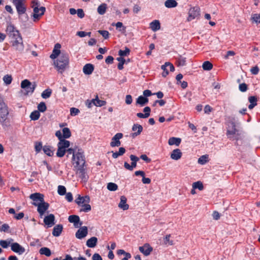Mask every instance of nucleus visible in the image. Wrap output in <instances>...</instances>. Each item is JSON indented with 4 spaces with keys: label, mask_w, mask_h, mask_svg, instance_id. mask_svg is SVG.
<instances>
[{
    "label": "nucleus",
    "mask_w": 260,
    "mask_h": 260,
    "mask_svg": "<svg viewBox=\"0 0 260 260\" xmlns=\"http://www.w3.org/2000/svg\"><path fill=\"white\" fill-rule=\"evenodd\" d=\"M6 31L10 38L17 37V36L20 35L19 31L11 24H9L7 26Z\"/></svg>",
    "instance_id": "obj_12"
},
{
    "label": "nucleus",
    "mask_w": 260,
    "mask_h": 260,
    "mask_svg": "<svg viewBox=\"0 0 260 260\" xmlns=\"http://www.w3.org/2000/svg\"><path fill=\"white\" fill-rule=\"evenodd\" d=\"M141 9V7L138 5H135L133 10L134 13L137 14L140 11Z\"/></svg>",
    "instance_id": "obj_63"
},
{
    "label": "nucleus",
    "mask_w": 260,
    "mask_h": 260,
    "mask_svg": "<svg viewBox=\"0 0 260 260\" xmlns=\"http://www.w3.org/2000/svg\"><path fill=\"white\" fill-rule=\"evenodd\" d=\"M61 48V45L57 43L55 45L54 48L53 50L52 53L50 55V57L54 59L57 58V56H59L61 52H60V49Z\"/></svg>",
    "instance_id": "obj_21"
},
{
    "label": "nucleus",
    "mask_w": 260,
    "mask_h": 260,
    "mask_svg": "<svg viewBox=\"0 0 260 260\" xmlns=\"http://www.w3.org/2000/svg\"><path fill=\"white\" fill-rule=\"evenodd\" d=\"M52 93V90L50 88L45 89L43 91L41 94L42 97L44 99H47L51 96Z\"/></svg>",
    "instance_id": "obj_40"
},
{
    "label": "nucleus",
    "mask_w": 260,
    "mask_h": 260,
    "mask_svg": "<svg viewBox=\"0 0 260 260\" xmlns=\"http://www.w3.org/2000/svg\"><path fill=\"white\" fill-rule=\"evenodd\" d=\"M259 68L257 66H255L254 67H252L251 70H250V72L253 75H257L258 72H259Z\"/></svg>",
    "instance_id": "obj_60"
},
{
    "label": "nucleus",
    "mask_w": 260,
    "mask_h": 260,
    "mask_svg": "<svg viewBox=\"0 0 260 260\" xmlns=\"http://www.w3.org/2000/svg\"><path fill=\"white\" fill-rule=\"evenodd\" d=\"M63 229V226L61 224H57L55 225L52 231V235L55 237H58L61 234Z\"/></svg>",
    "instance_id": "obj_27"
},
{
    "label": "nucleus",
    "mask_w": 260,
    "mask_h": 260,
    "mask_svg": "<svg viewBox=\"0 0 260 260\" xmlns=\"http://www.w3.org/2000/svg\"><path fill=\"white\" fill-rule=\"evenodd\" d=\"M94 70V66L90 63L86 64L83 68V72L85 75H90Z\"/></svg>",
    "instance_id": "obj_26"
},
{
    "label": "nucleus",
    "mask_w": 260,
    "mask_h": 260,
    "mask_svg": "<svg viewBox=\"0 0 260 260\" xmlns=\"http://www.w3.org/2000/svg\"><path fill=\"white\" fill-rule=\"evenodd\" d=\"M251 20L252 22H255L257 24L260 23V14H253L251 15Z\"/></svg>",
    "instance_id": "obj_44"
},
{
    "label": "nucleus",
    "mask_w": 260,
    "mask_h": 260,
    "mask_svg": "<svg viewBox=\"0 0 260 260\" xmlns=\"http://www.w3.org/2000/svg\"><path fill=\"white\" fill-rule=\"evenodd\" d=\"M38 111L39 112H45L47 109V107H46L45 103L44 102L40 103L38 106Z\"/></svg>",
    "instance_id": "obj_52"
},
{
    "label": "nucleus",
    "mask_w": 260,
    "mask_h": 260,
    "mask_svg": "<svg viewBox=\"0 0 260 260\" xmlns=\"http://www.w3.org/2000/svg\"><path fill=\"white\" fill-rule=\"evenodd\" d=\"M3 81L6 85H9L12 81V77L11 75H6L3 77Z\"/></svg>",
    "instance_id": "obj_51"
},
{
    "label": "nucleus",
    "mask_w": 260,
    "mask_h": 260,
    "mask_svg": "<svg viewBox=\"0 0 260 260\" xmlns=\"http://www.w3.org/2000/svg\"><path fill=\"white\" fill-rule=\"evenodd\" d=\"M75 201L79 206H81L86 203H89L90 198L87 196L81 197L80 195H78V197L75 199Z\"/></svg>",
    "instance_id": "obj_20"
},
{
    "label": "nucleus",
    "mask_w": 260,
    "mask_h": 260,
    "mask_svg": "<svg viewBox=\"0 0 260 260\" xmlns=\"http://www.w3.org/2000/svg\"><path fill=\"white\" fill-rule=\"evenodd\" d=\"M133 102L132 96L131 95H126L125 97V103L130 105Z\"/></svg>",
    "instance_id": "obj_62"
},
{
    "label": "nucleus",
    "mask_w": 260,
    "mask_h": 260,
    "mask_svg": "<svg viewBox=\"0 0 260 260\" xmlns=\"http://www.w3.org/2000/svg\"><path fill=\"white\" fill-rule=\"evenodd\" d=\"M143 127L142 125L138 124H135L133 126L132 131L135 132L131 134V136L134 138L137 136L139 135L142 132Z\"/></svg>",
    "instance_id": "obj_18"
},
{
    "label": "nucleus",
    "mask_w": 260,
    "mask_h": 260,
    "mask_svg": "<svg viewBox=\"0 0 260 260\" xmlns=\"http://www.w3.org/2000/svg\"><path fill=\"white\" fill-rule=\"evenodd\" d=\"M92 102L93 105L96 107H102L106 104V102L99 100L98 95L96 96L94 99H92Z\"/></svg>",
    "instance_id": "obj_36"
},
{
    "label": "nucleus",
    "mask_w": 260,
    "mask_h": 260,
    "mask_svg": "<svg viewBox=\"0 0 260 260\" xmlns=\"http://www.w3.org/2000/svg\"><path fill=\"white\" fill-rule=\"evenodd\" d=\"M248 101L250 103L248 106V108L252 109L257 105V99L255 96H250L248 98Z\"/></svg>",
    "instance_id": "obj_33"
},
{
    "label": "nucleus",
    "mask_w": 260,
    "mask_h": 260,
    "mask_svg": "<svg viewBox=\"0 0 260 260\" xmlns=\"http://www.w3.org/2000/svg\"><path fill=\"white\" fill-rule=\"evenodd\" d=\"M178 64L179 66H183L186 63V58L180 56L177 59Z\"/></svg>",
    "instance_id": "obj_54"
},
{
    "label": "nucleus",
    "mask_w": 260,
    "mask_h": 260,
    "mask_svg": "<svg viewBox=\"0 0 260 260\" xmlns=\"http://www.w3.org/2000/svg\"><path fill=\"white\" fill-rule=\"evenodd\" d=\"M98 243V239L95 237H92L86 241V245L89 248L95 247Z\"/></svg>",
    "instance_id": "obj_28"
},
{
    "label": "nucleus",
    "mask_w": 260,
    "mask_h": 260,
    "mask_svg": "<svg viewBox=\"0 0 260 260\" xmlns=\"http://www.w3.org/2000/svg\"><path fill=\"white\" fill-rule=\"evenodd\" d=\"M182 154V153L179 149H176L172 151L170 156L172 159L177 160L181 157Z\"/></svg>",
    "instance_id": "obj_23"
},
{
    "label": "nucleus",
    "mask_w": 260,
    "mask_h": 260,
    "mask_svg": "<svg viewBox=\"0 0 260 260\" xmlns=\"http://www.w3.org/2000/svg\"><path fill=\"white\" fill-rule=\"evenodd\" d=\"M66 151L60 147H58L56 152V156L59 157H63L66 153Z\"/></svg>",
    "instance_id": "obj_55"
},
{
    "label": "nucleus",
    "mask_w": 260,
    "mask_h": 260,
    "mask_svg": "<svg viewBox=\"0 0 260 260\" xmlns=\"http://www.w3.org/2000/svg\"><path fill=\"white\" fill-rule=\"evenodd\" d=\"M76 169V174L83 181H86L88 179L87 175L85 172L84 166L75 167Z\"/></svg>",
    "instance_id": "obj_14"
},
{
    "label": "nucleus",
    "mask_w": 260,
    "mask_h": 260,
    "mask_svg": "<svg viewBox=\"0 0 260 260\" xmlns=\"http://www.w3.org/2000/svg\"><path fill=\"white\" fill-rule=\"evenodd\" d=\"M170 235H167L166 236L165 238H164V243L165 244H169L170 245H173V241L170 240Z\"/></svg>",
    "instance_id": "obj_56"
},
{
    "label": "nucleus",
    "mask_w": 260,
    "mask_h": 260,
    "mask_svg": "<svg viewBox=\"0 0 260 260\" xmlns=\"http://www.w3.org/2000/svg\"><path fill=\"white\" fill-rule=\"evenodd\" d=\"M200 15V9L198 7L191 8L188 11L187 21H190L196 18H198Z\"/></svg>",
    "instance_id": "obj_7"
},
{
    "label": "nucleus",
    "mask_w": 260,
    "mask_h": 260,
    "mask_svg": "<svg viewBox=\"0 0 260 260\" xmlns=\"http://www.w3.org/2000/svg\"><path fill=\"white\" fill-rule=\"evenodd\" d=\"M161 69L163 70L162 76L165 77L169 74V70H170L171 72H173L175 70V68L172 63L167 62L161 66Z\"/></svg>",
    "instance_id": "obj_13"
},
{
    "label": "nucleus",
    "mask_w": 260,
    "mask_h": 260,
    "mask_svg": "<svg viewBox=\"0 0 260 260\" xmlns=\"http://www.w3.org/2000/svg\"><path fill=\"white\" fill-rule=\"evenodd\" d=\"M117 60L119 62L117 66L118 69L120 70H122L123 69V64L125 61V59L119 57L117 58Z\"/></svg>",
    "instance_id": "obj_48"
},
{
    "label": "nucleus",
    "mask_w": 260,
    "mask_h": 260,
    "mask_svg": "<svg viewBox=\"0 0 260 260\" xmlns=\"http://www.w3.org/2000/svg\"><path fill=\"white\" fill-rule=\"evenodd\" d=\"M208 161V155H204L201 156L198 160L199 164L204 165Z\"/></svg>",
    "instance_id": "obj_45"
},
{
    "label": "nucleus",
    "mask_w": 260,
    "mask_h": 260,
    "mask_svg": "<svg viewBox=\"0 0 260 260\" xmlns=\"http://www.w3.org/2000/svg\"><path fill=\"white\" fill-rule=\"evenodd\" d=\"M11 249L13 252L19 255L22 254L25 251V248L17 242L13 243L11 245Z\"/></svg>",
    "instance_id": "obj_11"
},
{
    "label": "nucleus",
    "mask_w": 260,
    "mask_h": 260,
    "mask_svg": "<svg viewBox=\"0 0 260 260\" xmlns=\"http://www.w3.org/2000/svg\"><path fill=\"white\" fill-rule=\"evenodd\" d=\"M14 240L12 238H8L6 240H0V246L3 248H7L9 246L11 247Z\"/></svg>",
    "instance_id": "obj_25"
},
{
    "label": "nucleus",
    "mask_w": 260,
    "mask_h": 260,
    "mask_svg": "<svg viewBox=\"0 0 260 260\" xmlns=\"http://www.w3.org/2000/svg\"><path fill=\"white\" fill-rule=\"evenodd\" d=\"M181 140L179 138L172 137L169 139L168 144L170 145L179 146L181 143Z\"/></svg>",
    "instance_id": "obj_34"
},
{
    "label": "nucleus",
    "mask_w": 260,
    "mask_h": 260,
    "mask_svg": "<svg viewBox=\"0 0 260 260\" xmlns=\"http://www.w3.org/2000/svg\"><path fill=\"white\" fill-rule=\"evenodd\" d=\"M127 199L125 196H121L120 197V201L118 204V207L123 209V210H127L129 208V205L126 204Z\"/></svg>",
    "instance_id": "obj_24"
},
{
    "label": "nucleus",
    "mask_w": 260,
    "mask_h": 260,
    "mask_svg": "<svg viewBox=\"0 0 260 260\" xmlns=\"http://www.w3.org/2000/svg\"><path fill=\"white\" fill-rule=\"evenodd\" d=\"M239 90L242 92H245L247 90V85L245 83H242L239 85Z\"/></svg>",
    "instance_id": "obj_61"
},
{
    "label": "nucleus",
    "mask_w": 260,
    "mask_h": 260,
    "mask_svg": "<svg viewBox=\"0 0 260 260\" xmlns=\"http://www.w3.org/2000/svg\"><path fill=\"white\" fill-rule=\"evenodd\" d=\"M107 8V4L103 3L100 5L97 9L98 12L100 15H103L106 13Z\"/></svg>",
    "instance_id": "obj_38"
},
{
    "label": "nucleus",
    "mask_w": 260,
    "mask_h": 260,
    "mask_svg": "<svg viewBox=\"0 0 260 260\" xmlns=\"http://www.w3.org/2000/svg\"><path fill=\"white\" fill-rule=\"evenodd\" d=\"M33 205L37 207V211L39 213L40 217L41 218H42L45 212L49 207V204L45 201L42 203H36V204H33Z\"/></svg>",
    "instance_id": "obj_6"
},
{
    "label": "nucleus",
    "mask_w": 260,
    "mask_h": 260,
    "mask_svg": "<svg viewBox=\"0 0 260 260\" xmlns=\"http://www.w3.org/2000/svg\"><path fill=\"white\" fill-rule=\"evenodd\" d=\"M43 147L41 142H36L35 143V150L36 152H40L43 149Z\"/></svg>",
    "instance_id": "obj_59"
},
{
    "label": "nucleus",
    "mask_w": 260,
    "mask_h": 260,
    "mask_svg": "<svg viewBox=\"0 0 260 260\" xmlns=\"http://www.w3.org/2000/svg\"><path fill=\"white\" fill-rule=\"evenodd\" d=\"M62 135L64 139L69 138L71 136L70 130L68 127H64L62 129Z\"/></svg>",
    "instance_id": "obj_41"
},
{
    "label": "nucleus",
    "mask_w": 260,
    "mask_h": 260,
    "mask_svg": "<svg viewBox=\"0 0 260 260\" xmlns=\"http://www.w3.org/2000/svg\"><path fill=\"white\" fill-rule=\"evenodd\" d=\"M57 192L60 196H63L66 193V188L64 186L59 185L57 188Z\"/></svg>",
    "instance_id": "obj_53"
},
{
    "label": "nucleus",
    "mask_w": 260,
    "mask_h": 260,
    "mask_svg": "<svg viewBox=\"0 0 260 260\" xmlns=\"http://www.w3.org/2000/svg\"><path fill=\"white\" fill-rule=\"evenodd\" d=\"M148 103V99L144 96L140 95L136 101V104L140 105L141 107L144 106Z\"/></svg>",
    "instance_id": "obj_32"
},
{
    "label": "nucleus",
    "mask_w": 260,
    "mask_h": 260,
    "mask_svg": "<svg viewBox=\"0 0 260 260\" xmlns=\"http://www.w3.org/2000/svg\"><path fill=\"white\" fill-rule=\"evenodd\" d=\"M192 188H193V189H199L200 190H202L204 188V186L201 181H197L192 184Z\"/></svg>",
    "instance_id": "obj_47"
},
{
    "label": "nucleus",
    "mask_w": 260,
    "mask_h": 260,
    "mask_svg": "<svg viewBox=\"0 0 260 260\" xmlns=\"http://www.w3.org/2000/svg\"><path fill=\"white\" fill-rule=\"evenodd\" d=\"M45 10V8L44 7H41L39 8L37 6H35L33 14L34 20L36 21L39 20L40 17L44 14Z\"/></svg>",
    "instance_id": "obj_9"
},
{
    "label": "nucleus",
    "mask_w": 260,
    "mask_h": 260,
    "mask_svg": "<svg viewBox=\"0 0 260 260\" xmlns=\"http://www.w3.org/2000/svg\"><path fill=\"white\" fill-rule=\"evenodd\" d=\"M44 195L40 193H34L30 195L29 198L34 201L33 204H36V203H42L44 201Z\"/></svg>",
    "instance_id": "obj_15"
},
{
    "label": "nucleus",
    "mask_w": 260,
    "mask_h": 260,
    "mask_svg": "<svg viewBox=\"0 0 260 260\" xmlns=\"http://www.w3.org/2000/svg\"><path fill=\"white\" fill-rule=\"evenodd\" d=\"M178 3L175 0H167L165 2V6L167 8H173L177 7Z\"/></svg>",
    "instance_id": "obj_35"
},
{
    "label": "nucleus",
    "mask_w": 260,
    "mask_h": 260,
    "mask_svg": "<svg viewBox=\"0 0 260 260\" xmlns=\"http://www.w3.org/2000/svg\"><path fill=\"white\" fill-rule=\"evenodd\" d=\"M139 249L140 252L146 256L149 255L153 250L149 244H145L143 246L139 247Z\"/></svg>",
    "instance_id": "obj_19"
},
{
    "label": "nucleus",
    "mask_w": 260,
    "mask_h": 260,
    "mask_svg": "<svg viewBox=\"0 0 260 260\" xmlns=\"http://www.w3.org/2000/svg\"><path fill=\"white\" fill-rule=\"evenodd\" d=\"M129 157L132 161L131 165H130L127 162H125L124 164V167L128 170L133 171L134 169L136 167L137 162L139 160L140 158L133 154H131Z\"/></svg>",
    "instance_id": "obj_8"
},
{
    "label": "nucleus",
    "mask_w": 260,
    "mask_h": 260,
    "mask_svg": "<svg viewBox=\"0 0 260 260\" xmlns=\"http://www.w3.org/2000/svg\"><path fill=\"white\" fill-rule=\"evenodd\" d=\"M12 3L15 6L19 16L25 13L26 11V0H12Z\"/></svg>",
    "instance_id": "obj_5"
},
{
    "label": "nucleus",
    "mask_w": 260,
    "mask_h": 260,
    "mask_svg": "<svg viewBox=\"0 0 260 260\" xmlns=\"http://www.w3.org/2000/svg\"><path fill=\"white\" fill-rule=\"evenodd\" d=\"M44 152L49 156H52L54 154L53 147L49 145H44L43 147Z\"/></svg>",
    "instance_id": "obj_29"
},
{
    "label": "nucleus",
    "mask_w": 260,
    "mask_h": 260,
    "mask_svg": "<svg viewBox=\"0 0 260 260\" xmlns=\"http://www.w3.org/2000/svg\"><path fill=\"white\" fill-rule=\"evenodd\" d=\"M36 86L35 82L31 83L27 79L23 80L21 83V87L25 90V94L33 93Z\"/></svg>",
    "instance_id": "obj_4"
},
{
    "label": "nucleus",
    "mask_w": 260,
    "mask_h": 260,
    "mask_svg": "<svg viewBox=\"0 0 260 260\" xmlns=\"http://www.w3.org/2000/svg\"><path fill=\"white\" fill-rule=\"evenodd\" d=\"M107 188L110 191H115L118 188V186L114 183H109L107 185Z\"/></svg>",
    "instance_id": "obj_50"
},
{
    "label": "nucleus",
    "mask_w": 260,
    "mask_h": 260,
    "mask_svg": "<svg viewBox=\"0 0 260 260\" xmlns=\"http://www.w3.org/2000/svg\"><path fill=\"white\" fill-rule=\"evenodd\" d=\"M123 137V134L122 133H117L111 140V142L110 143V146L112 147H118L120 146L121 142L120 141V139H121Z\"/></svg>",
    "instance_id": "obj_10"
},
{
    "label": "nucleus",
    "mask_w": 260,
    "mask_h": 260,
    "mask_svg": "<svg viewBox=\"0 0 260 260\" xmlns=\"http://www.w3.org/2000/svg\"><path fill=\"white\" fill-rule=\"evenodd\" d=\"M39 253L42 255H45L46 256H50L51 255V252L49 248L47 247H42L39 250Z\"/></svg>",
    "instance_id": "obj_39"
},
{
    "label": "nucleus",
    "mask_w": 260,
    "mask_h": 260,
    "mask_svg": "<svg viewBox=\"0 0 260 260\" xmlns=\"http://www.w3.org/2000/svg\"><path fill=\"white\" fill-rule=\"evenodd\" d=\"M10 39L13 49L19 52H22L24 50V45L20 34Z\"/></svg>",
    "instance_id": "obj_3"
},
{
    "label": "nucleus",
    "mask_w": 260,
    "mask_h": 260,
    "mask_svg": "<svg viewBox=\"0 0 260 260\" xmlns=\"http://www.w3.org/2000/svg\"><path fill=\"white\" fill-rule=\"evenodd\" d=\"M202 68L204 70L210 71L212 69L213 65L210 61H206L203 63Z\"/></svg>",
    "instance_id": "obj_42"
},
{
    "label": "nucleus",
    "mask_w": 260,
    "mask_h": 260,
    "mask_svg": "<svg viewBox=\"0 0 260 260\" xmlns=\"http://www.w3.org/2000/svg\"><path fill=\"white\" fill-rule=\"evenodd\" d=\"M69 63V54L62 52L58 58L54 61V65L58 72L62 73L68 67Z\"/></svg>",
    "instance_id": "obj_1"
},
{
    "label": "nucleus",
    "mask_w": 260,
    "mask_h": 260,
    "mask_svg": "<svg viewBox=\"0 0 260 260\" xmlns=\"http://www.w3.org/2000/svg\"><path fill=\"white\" fill-rule=\"evenodd\" d=\"M117 254L119 255L123 254L125 255V257L123 258L121 260H128L129 258L131 257V254L129 253L126 252L123 249H119L117 251Z\"/></svg>",
    "instance_id": "obj_37"
},
{
    "label": "nucleus",
    "mask_w": 260,
    "mask_h": 260,
    "mask_svg": "<svg viewBox=\"0 0 260 260\" xmlns=\"http://www.w3.org/2000/svg\"><path fill=\"white\" fill-rule=\"evenodd\" d=\"M99 33L101 34L105 39L109 38V33L107 30H101L98 31Z\"/></svg>",
    "instance_id": "obj_58"
},
{
    "label": "nucleus",
    "mask_w": 260,
    "mask_h": 260,
    "mask_svg": "<svg viewBox=\"0 0 260 260\" xmlns=\"http://www.w3.org/2000/svg\"><path fill=\"white\" fill-rule=\"evenodd\" d=\"M80 112V111L78 109L76 108H71L70 109V114L72 116H76L78 115Z\"/></svg>",
    "instance_id": "obj_57"
},
{
    "label": "nucleus",
    "mask_w": 260,
    "mask_h": 260,
    "mask_svg": "<svg viewBox=\"0 0 260 260\" xmlns=\"http://www.w3.org/2000/svg\"><path fill=\"white\" fill-rule=\"evenodd\" d=\"M72 160L75 167L84 166L85 161L83 151L82 149H78L77 151L75 150V152L74 153L73 155Z\"/></svg>",
    "instance_id": "obj_2"
},
{
    "label": "nucleus",
    "mask_w": 260,
    "mask_h": 260,
    "mask_svg": "<svg viewBox=\"0 0 260 260\" xmlns=\"http://www.w3.org/2000/svg\"><path fill=\"white\" fill-rule=\"evenodd\" d=\"M92 260H103L101 255L98 253H94L92 257Z\"/></svg>",
    "instance_id": "obj_64"
},
{
    "label": "nucleus",
    "mask_w": 260,
    "mask_h": 260,
    "mask_svg": "<svg viewBox=\"0 0 260 260\" xmlns=\"http://www.w3.org/2000/svg\"><path fill=\"white\" fill-rule=\"evenodd\" d=\"M81 208L80 212H88L91 210V206L88 203H86L80 206Z\"/></svg>",
    "instance_id": "obj_43"
},
{
    "label": "nucleus",
    "mask_w": 260,
    "mask_h": 260,
    "mask_svg": "<svg viewBox=\"0 0 260 260\" xmlns=\"http://www.w3.org/2000/svg\"><path fill=\"white\" fill-rule=\"evenodd\" d=\"M88 234L87 228L85 226L80 228L76 233V237L79 239H82L85 237Z\"/></svg>",
    "instance_id": "obj_16"
},
{
    "label": "nucleus",
    "mask_w": 260,
    "mask_h": 260,
    "mask_svg": "<svg viewBox=\"0 0 260 260\" xmlns=\"http://www.w3.org/2000/svg\"><path fill=\"white\" fill-rule=\"evenodd\" d=\"M70 143L69 141L61 140L57 144V147H60L66 151V149L70 146Z\"/></svg>",
    "instance_id": "obj_31"
},
{
    "label": "nucleus",
    "mask_w": 260,
    "mask_h": 260,
    "mask_svg": "<svg viewBox=\"0 0 260 260\" xmlns=\"http://www.w3.org/2000/svg\"><path fill=\"white\" fill-rule=\"evenodd\" d=\"M69 221L71 223H73L74 226L76 228H78L81 225L82 223H80V218L78 215H72L69 216Z\"/></svg>",
    "instance_id": "obj_22"
},
{
    "label": "nucleus",
    "mask_w": 260,
    "mask_h": 260,
    "mask_svg": "<svg viewBox=\"0 0 260 260\" xmlns=\"http://www.w3.org/2000/svg\"><path fill=\"white\" fill-rule=\"evenodd\" d=\"M55 216L53 214L45 216L44 218V222L47 225V228H50L55 224Z\"/></svg>",
    "instance_id": "obj_17"
},
{
    "label": "nucleus",
    "mask_w": 260,
    "mask_h": 260,
    "mask_svg": "<svg viewBox=\"0 0 260 260\" xmlns=\"http://www.w3.org/2000/svg\"><path fill=\"white\" fill-rule=\"evenodd\" d=\"M130 52V50L127 48L125 47L124 50H120L118 51V54L120 56V57L126 56L129 55Z\"/></svg>",
    "instance_id": "obj_49"
},
{
    "label": "nucleus",
    "mask_w": 260,
    "mask_h": 260,
    "mask_svg": "<svg viewBox=\"0 0 260 260\" xmlns=\"http://www.w3.org/2000/svg\"><path fill=\"white\" fill-rule=\"evenodd\" d=\"M150 28L153 31H156L160 28V24L158 20H153L150 23Z\"/></svg>",
    "instance_id": "obj_30"
},
{
    "label": "nucleus",
    "mask_w": 260,
    "mask_h": 260,
    "mask_svg": "<svg viewBox=\"0 0 260 260\" xmlns=\"http://www.w3.org/2000/svg\"><path fill=\"white\" fill-rule=\"evenodd\" d=\"M40 116V112L38 111H33L30 115V118L31 120H38Z\"/></svg>",
    "instance_id": "obj_46"
}]
</instances>
